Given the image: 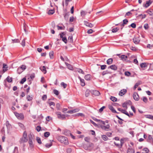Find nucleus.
Masks as SVG:
<instances>
[{"instance_id": "1", "label": "nucleus", "mask_w": 153, "mask_h": 153, "mask_svg": "<svg viewBox=\"0 0 153 153\" xmlns=\"http://www.w3.org/2000/svg\"><path fill=\"white\" fill-rule=\"evenodd\" d=\"M58 140L61 143L65 145H67L68 144L69 142L67 138L62 136H58L56 137Z\"/></svg>"}, {"instance_id": "2", "label": "nucleus", "mask_w": 153, "mask_h": 153, "mask_svg": "<svg viewBox=\"0 0 153 153\" xmlns=\"http://www.w3.org/2000/svg\"><path fill=\"white\" fill-rule=\"evenodd\" d=\"M28 141V137L27 132L25 131L23 134L22 137L20 138L19 142L20 143H26Z\"/></svg>"}, {"instance_id": "3", "label": "nucleus", "mask_w": 153, "mask_h": 153, "mask_svg": "<svg viewBox=\"0 0 153 153\" xmlns=\"http://www.w3.org/2000/svg\"><path fill=\"white\" fill-rule=\"evenodd\" d=\"M56 114L58 118L62 120H65L66 118L65 116H68V115H65L64 114H61V113L60 112H57Z\"/></svg>"}, {"instance_id": "4", "label": "nucleus", "mask_w": 153, "mask_h": 153, "mask_svg": "<svg viewBox=\"0 0 153 153\" xmlns=\"http://www.w3.org/2000/svg\"><path fill=\"white\" fill-rule=\"evenodd\" d=\"M93 146L94 144L92 143H90L88 145H84L83 146V148L86 150H90V147H93Z\"/></svg>"}, {"instance_id": "5", "label": "nucleus", "mask_w": 153, "mask_h": 153, "mask_svg": "<svg viewBox=\"0 0 153 153\" xmlns=\"http://www.w3.org/2000/svg\"><path fill=\"white\" fill-rule=\"evenodd\" d=\"M101 128L105 131H108L111 130L110 129V126L109 124H107L105 125H101L100 126Z\"/></svg>"}, {"instance_id": "6", "label": "nucleus", "mask_w": 153, "mask_h": 153, "mask_svg": "<svg viewBox=\"0 0 153 153\" xmlns=\"http://www.w3.org/2000/svg\"><path fill=\"white\" fill-rule=\"evenodd\" d=\"M134 42L136 44H138L140 41V37L138 36H135L133 39Z\"/></svg>"}, {"instance_id": "7", "label": "nucleus", "mask_w": 153, "mask_h": 153, "mask_svg": "<svg viewBox=\"0 0 153 153\" xmlns=\"http://www.w3.org/2000/svg\"><path fill=\"white\" fill-rule=\"evenodd\" d=\"M133 97L134 99L136 101H138L139 100L140 97L137 93L134 92L133 94Z\"/></svg>"}, {"instance_id": "8", "label": "nucleus", "mask_w": 153, "mask_h": 153, "mask_svg": "<svg viewBox=\"0 0 153 153\" xmlns=\"http://www.w3.org/2000/svg\"><path fill=\"white\" fill-rule=\"evenodd\" d=\"M15 116L19 119H23L24 118V115L22 114H19L17 112H15Z\"/></svg>"}, {"instance_id": "9", "label": "nucleus", "mask_w": 153, "mask_h": 153, "mask_svg": "<svg viewBox=\"0 0 153 153\" xmlns=\"http://www.w3.org/2000/svg\"><path fill=\"white\" fill-rule=\"evenodd\" d=\"M123 143H124L123 140L122 139H121V140H120V145L119 144L117 143L116 142H114V144L119 148H121L122 147Z\"/></svg>"}, {"instance_id": "10", "label": "nucleus", "mask_w": 153, "mask_h": 153, "mask_svg": "<svg viewBox=\"0 0 153 153\" xmlns=\"http://www.w3.org/2000/svg\"><path fill=\"white\" fill-rule=\"evenodd\" d=\"M152 3V1L151 0H148L146 1L145 4H144L143 6L144 7L147 8Z\"/></svg>"}, {"instance_id": "11", "label": "nucleus", "mask_w": 153, "mask_h": 153, "mask_svg": "<svg viewBox=\"0 0 153 153\" xmlns=\"http://www.w3.org/2000/svg\"><path fill=\"white\" fill-rule=\"evenodd\" d=\"M70 12H65L63 14L65 19L67 21L68 19L69 16L70 15Z\"/></svg>"}, {"instance_id": "12", "label": "nucleus", "mask_w": 153, "mask_h": 153, "mask_svg": "<svg viewBox=\"0 0 153 153\" xmlns=\"http://www.w3.org/2000/svg\"><path fill=\"white\" fill-rule=\"evenodd\" d=\"M127 91L126 89H123L119 92V95L120 96H122L124 95L126 92Z\"/></svg>"}, {"instance_id": "13", "label": "nucleus", "mask_w": 153, "mask_h": 153, "mask_svg": "<svg viewBox=\"0 0 153 153\" xmlns=\"http://www.w3.org/2000/svg\"><path fill=\"white\" fill-rule=\"evenodd\" d=\"M84 24L86 26H88L90 27H93L94 25L92 24L89 23L87 21H84Z\"/></svg>"}, {"instance_id": "14", "label": "nucleus", "mask_w": 153, "mask_h": 153, "mask_svg": "<svg viewBox=\"0 0 153 153\" xmlns=\"http://www.w3.org/2000/svg\"><path fill=\"white\" fill-rule=\"evenodd\" d=\"M128 22V21L127 19H125L123 20V24L120 25L122 27L121 29L122 30L124 27V25H126L127 24Z\"/></svg>"}, {"instance_id": "15", "label": "nucleus", "mask_w": 153, "mask_h": 153, "mask_svg": "<svg viewBox=\"0 0 153 153\" xmlns=\"http://www.w3.org/2000/svg\"><path fill=\"white\" fill-rule=\"evenodd\" d=\"M108 108L112 112L114 113H118L114 109L113 106L112 105H109Z\"/></svg>"}, {"instance_id": "16", "label": "nucleus", "mask_w": 153, "mask_h": 153, "mask_svg": "<svg viewBox=\"0 0 153 153\" xmlns=\"http://www.w3.org/2000/svg\"><path fill=\"white\" fill-rule=\"evenodd\" d=\"M92 94L93 95L96 96H99L100 94V93L97 90H93L91 92Z\"/></svg>"}, {"instance_id": "17", "label": "nucleus", "mask_w": 153, "mask_h": 153, "mask_svg": "<svg viewBox=\"0 0 153 153\" xmlns=\"http://www.w3.org/2000/svg\"><path fill=\"white\" fill-rule=\"evenodd\" d=\"M108 69L111 68L114 71H116L117 69V67L115 65H112L108 67Z\"/></svg>"}, {"instance_id": "18", "label": "nucleus", "mask_w": 153, "mask_h": 153, "mask_svg": "<svg viewBox=\"0 0 153 153\" xmlns=\"http://www.w3.org/2000/svg\"><path fill=\"white\" fill-rule=\"evenodd\" d=\"M78 78L80 80L81 85L82 86H84L85 85V83L84 79H82L79 76H78Z\"/></svg>"}, {"instance_id": "19", "label": "nucleus", "mask_w": 153, "mask_h": 153, "mask_svg": "<svg viewBox=\"0 0 153 153\" xmlns=\"http://www.w3.org/2000/svg\"><path fill=\"white\" fill-rule=\"evenodd\" d=\"M5 66H7L6 65H5L4 64L3 65V69L2 71H0V73L2 74L4 73L7 70V68L5 67Z\"/></svg>"}, {"instance_id": "20", "label": "nucleus", "mask_w": 153, "mask_h": 153, "mask_svg": "<svg viewBox=\"0 0 153 153\" xmlns=\"http://www.w3.org/2000/svg\"><path fill=\"white\" fill-rule=\"evenodd\" d=\"M148 142L152 143V142L153 141V139L152 136L151 135H149L148 138L147 139Z\"/></svg>"}, {"instance_id": "21", "label": "nucleus", "mask_w": 153, "mask_h": 153, "mask_svg": "<svg viewBox=\"0 0 153 153\" xmlns=\"http://www.w3.org/2000/svg\"><path fill=\"white\" fill-rule=\"evenodd\" d=\"M146 13H148L150 16L153 15V10L149 9L146 11Z\"/></svg>"}, {"instance_id": "22", "label": "nucleus", "mask_w": 153, "mask_h": 153, "mask_svg": "<svg viewBox=\"0 0 153 153\" xmlns=\"http://www.w3.org/2000/svg\"><path fill=\"white\" fill-rule=\"evenodd\" d=\"M40 69L44 72V74H45L47 72V71L46 70V68L45 66H43L42 67H41L40 68Z\"/></svg>"}, {"instance_id": "23", "label": "nucleus", "mask_w": 153, "mask_h": 153, "mask_svg": "<svg viewBox=\"0 0 153 153\" xmlns=\"http://www.w3.org/2000/svg\"><path fill=\"white\" fill-rule=\"evenodd\" d=\"M65 63L68 69L71 70H73V67L71 65L67 62H66Z\"/></svg>"}, {"instance_id": "24", "label": "nucleus", "mask_w": 153, "mask_h": 153, "mask_svg": "<svg viewBox=\"0 0 153 153\" xmlns=\"http://www.w3.org/2000/svg\"><path fill=\"white\" fill-rule=\"evenodd\" d=\"M141 84V82L140 81H139L138 82L136 83L133 88L134 90H135L138 86Z\"/></svg>"}, {"instance_id": "25", "label": "nucleus", "mask_w": 153, "mask_h": 153, "mask_svg": "<svg viewBox=\"0 0 153 153\" xmlns=\"http://www.w3.org/2000/svg\"><path fill=\"white\" fill-rule=\"evenodd\" d=\"M28 143L29 144L30 147L31 148H33L34 147V145L33 143L32 140L30 139V140H29Z\"/></svg>"}, {"instance_id": "26", "label": "nucleus", "mask_w": 153, "mask_h": 153, "mask_svg": "<svg viewBox=\"0 0 153 153\" xmlns=\"http://www.w3.org/2000/svg\"><path fill=\"white\" fill-rule=\"evenodd\" d=\"M75 71L76 72H77L79 73H81L82 74H84V71H82V70L81 69H80V68H76L75 70Z\"/></svg>"}, {"instance_id": "27", "label": "nucleus", "mask_w": 153, "mask_h": 153, "mask_svg": "<svg viewBox=\"0 0 153 153\" xmlns=\"http://www.w3.org/2000/svg\"><path fill=\"white\" fill-rule=\"evenodd\" d=\"M120 58H121V59L123 61H126L127 58L128 57L126 55H123L121 56Z\"/></svg>"}, {"instance_id": "28", "label": "nucleus", "mask_w": 153, "mask_h": 153, "mask_svg": "<svg viewBox=\"0 0 153 153\" xmlns=\"http://www.w3.org/2000/svg\"><path fill=\"white\" fill-rule=\"evenodd\" d=\"M134 150L132 148H128L127 151V153H134Z\"/></svg>"}, {"instance_id": "29", "label": "nucleus", "mask_w": 153, "mask_h": 153, "mask_svg": "<svg viewBox=\"0 0 153 153\" xmlns=\"http://www.w3.org/2000/svg\"><path fill=\"white\" fill-rule=\"evenodd\" d=\"M91 76L90 74H87L85 76V79L87 80H89L91 79Z\"/></svg>"}, {"instance_id": "30", "label": "nucleus", "mask_w": 153, "mask_h": 153, "mask_svg": "<svg viewBox=\"0 0 153 153\" xmlns=\"http://www.w3.org/2000/svg\"><path fill=\"white\" fill-rule=\"evenodd\" d=\"M113 60L112 58H110L108 59L107 61V64L108 65H111L112 63Z\"/></svg>"}, {"instance_id": "31", "label": "nucleus", "mask_w": 153, "mask_h": 153, "mask_svg": "<svg viewBox=\"0 0 153 153\" xmlns=\"http://www.w3.org/2000/svg\"><path fill=\"white\" fill-rule=\"evenodd\" d=\"M6 125L8 129H10L11 128V125L9 123L8 121H7L6 122Z\"/></svg>"}, {"instance_id": "32", "label": "nucleus", "mask_w": 153, "mask_h": 153, "mask_svg": "<svg viewBox=\"0 0 153 153\" xmlns=\"http://www.w3.org/2000/svg\"><path fill=\"white\" fill-rule=\"evenodd\" d=\"M140 67L142 68H145L147 66V64L146 63H143L140 65Z\"/></svg>"}, {"instance_id": "33", "label": "nucleus", "mask_w": 153, "mask_h": 153, "mask_svg": "<svg viewBox=\"0 0 153 153\" xmlns=\"http://www.w3.org/2000/svg\"><path fill=\"white\" fill-rule=\"evenodd\" d=\"M111 73V72H110L108 70H106L105 71H103L102 73V74L103 76H104L105 74Z\"/></svg>"}, {"instance_id": "34", "label": "nucleus", "mask_w": 153, "mask_h": 153, "mask_svg": "<svg viewBox=\"0 0 153 153\" xmlns=\"http://www.w3.org/2000/svg\"><path fill=\"white\" fill-rule=\"evenodd\" d=\"M22 67H19L17 68V72L19 74H20L23 71L22 70Z\"/></svg>"}, {"instance_id": "35", "label": "nucleus", "mask_w": 153, "mask_h": 153, "mask_svg": "<svg viewBox=\"0 0 153 153\" xmlns=\"http://www.w3.org/2000/svg\"><path fill=\"white\" fill-rule=\"evenodd\" d=\"M49 56L51 59H53L54 56V52L53 51H51L49 53Z\"/></svg>"}, {"instance_id": "36", "label": "nucleus", "mask_w": 153, "mask_h": 153, "mask_svg": "<svg viewBox=\"0 0 153 153\" xmlns=\"http://www.w3.org/2000/svg\"><path fill=\"white\" fill-rule=\"evenodd\" d=\"M102 139L104 141H106L108 140V138L106 135H102L101 136Z\"/></svg>"}, {"instance_id": "37", "label": "nucleus", "mask_w": 153, "mask_h": 153, "mask_svg": "<svg viewBox=\"0 0 153 153\" xmlns=\"http://www.w3.org/2000/svg\"><path fill=\"white\" fill-rule=\"evenodd\" d=\"M90 91L88 89H87L85 92V96L86 97H88L90 95Z\"/></svg>"}, {"instance_id": "38", "label": "nucleus", "mask_w": 153, "mask_h": 153, "mask_svg": "<svg viewBox=\"0 0 153 153\" xmlns=\"http://www.w3.org/2000/svg\"><path fill=\"white\" fill-rule=\"evenodd\" d=\"M119 30V28L118 27H115L112 30V32L113 33H115L117 32Z\"/></svg>"}, {"instance_id": "39", "label": "nucleus", "mask_w": 153, "mask_h": 153, "mask_svg": "<svg viewBox=\"0 0 153 153\" xmlns=\"http://www.w3.org/2000/svg\"><path fill=\"white\" fill-rule=\"evenodd\" d=\"M47 103L50 106L51 105L54 106L55 105V103L53 102L48 101L47 102Z\"/></svg>"}, {"instance_id": "40", "label": "nucleus", "mask_w": 153, "mask_h": 153, "mask_svg": "<svg viewBox=\"0 0 153 153\" xmlns=\"http://www.w3.org/2000/svg\"><path fill=\"white\" fill-rule=\"evenodd\" d=\"M145 117L146 118L152 120L153 116L150 114H148L146 115Z\"/></svg>"}, {"instance_id": "41", "label": "nucleus", "mask_w": 153, "mask_h": 153, "mask_svg": "<svg viewBox=\"0 0 153 153\" xmlns=\"http://www.w3.org/2000/svg\"><path fill=\"white\" fill-rule=\"evenodd\" d=\"M54 12L55 11L54 10H50L48 11V13L49 15H52L53 14Z\"/></svg>"}, {"instance_id": "42", "label": "nucleus", "mask_w": 153, "mask_h": 153, "mask_svg": "<svg viewBox=\"0 0 153 153\" xmlns=\"http://www.w3.org/2000/svg\"><path fill=\"white\" fill-rule=\"evenodd\" d=\"M61 85L64 88H65L67 87V85L64 82H62L61 83Z\"/></svg>"}, {"instance_id": "43", "label": "nucleus", "mask_w": 153, "mask_h": 153, "mask_svg": "<svg viewBox=\"0 0 153 153\" xmlns=\"http://www.w3.org/2000/svg\"><path fill=\"white\" fill-rule=\"evenodd\" d=\"M62 39V41L64 42L65 43H66L67 42V40L66 37L65 36H63L62 38H61Z\"/></svg>"}, {"instance_id": "44", "label": "nucleus", "mask_w": 153, "mask_h": 153, "mask_svg": "<svg viewBox=\"0 0 153 153\" xmlns=\"http://www.w3.org/2000/svg\"><path fill=\"white\" fill-rule=\"evenodd\" d=\"M50 135V133L49 132H45L44 134V136L45 137H48L49 135Z\"/></svg>"}, {"instance_id": "45", "label": "nucleus", "mask_w": 153, "mask_h": 153, "mask_svg": "<svg viewBox=\"0 0 153 153\" xmlns=\"http://www.w3.org/2000/svg\"><path fill=\"white\" fill-rule=\"evenodd\" d=\"M12 43H18L20 41L18 39H12Z\"/></svg>"}, {"instance_id": "46", "label": "nucleus", "mask_w": 153, "mask_h": 153, "mask_svg": "<svg viewBox=\"0 0 153 153\" xmlns=\"http://www.w3.org/2000/svg\"><path fill=\"white\" fill-rule=\"evenodd\" d=\"M27 99L28 101H30L33 99V97L29 95L27 96Z\"/></svg>"}, {"instance_id": "47", "label": "nucleus", "mask_w": 153, "mask_h": 153, "mask_svg": "<svg viewBox=\"0 0 153 153\" xmlns=\"http://www.w3.org/2000/svg\"><path fill=\"white\" fill-rule=\"evenodd\" d=\"M6 80L9 82H11L12 81V78L8 76L6 78Z\"/></svg>"}, {"instance_id": "48", "label": "nucleus", "mask_w": 153, "mask_h": 153, "mask_svg": "<svg viewBox=\"0 0 153 153\" xmlns=\"http://www.w3.org/2000/svg\"><path fill=\"white\" fill-rule=\"evenodd\" d=\"M111 100L113 102H116L117 100V99L115 97L111 96L110 98Z\"/></svg>"}, {"instance_id": "49", "label": "nucleus", "mask_w": 153, "mask_h": 153, "mask_svg": "<svg viewBox=\"0 0 153 153\" xmlns=\"http://www.w3.org/2000/svg\"><path fill=\"white\" fill-rule=\"evenodd\" d=\"M136 24L135 23H132L130 25H129L128 27H132L134 28H136Z\"/></svg>"}, {"instance_id": "50", "label": "nucleus", "mask_w": 153, "mask_h": 153, "mask_svg": "<svg viewBox=\"0 0 153 153\" xmlns=\"http://www.w3.org/2000/svg\"><path fill=\"white\" fill-rule=\"evenodd\" d=\"M57 27H58V30H64L65 29V26H63V27L60 26L59 25H57Z\"/></svg>"}, {"instance_id": "51", "label": "nucleus", "mask_w": 153, "mask_h": 153, "mask_svg": "<svg viewBox=\"0 0 153 153\" xmlns=\"http://www.w3.org/2000/svg\"><path fill=\"white\" fill-rule=\"evenodd\" d=\"M53 92L54 94L57 96L59 94V91L56 89H54L53 91Z\"/></svg>"}, {"instance_id": "52", "label": "nucleus", "mask_w": 153, "mask_h": 153, "mask_svg": "<svg viewBox=\"0 0 153 153\" xmlns=\"http://www.w3.org/2000/svg\"><path fill=\"white\" fill-rule=\"evenodd\" d=\"M36 140L37 142L40 144L42 143L41 139L40 137H37L36 138Z\"/></svg>"}, {"instance_id": "53", "label": "nucleus", "mask_w": 153, "mask_h": 153, "mask_svg": "<svg viewBox=\"0 0 153 153\" xmlns=\"http://www.w3.org/2000/svg\"><path fill=\"white\" fill-rule=\"evenodd\" d=\"M100 65V66L101 69L102 70L105 69L107 67V66L106 65Z\"/></svg>"}, {"instance_id": "54", "label": "nucleus", "mask_w": 153, "mask_h": 153, "mask_svg": "<svg viewBox=\"0 0 153 153\" xmlns=\"http://www.w3.org/2000/svg\"><path fill=\"white\" fill-rule=\"evenodd\" d=\"M90 137H87L84 138V140L88 142H89L90 140Z\"/></svg>"}, {"instance_id": "55", "label": "nucleus", "mask_w": 153, "mask_h": 153, "mask_svg": "<svg viewBox=\"0 0 153 153\" xmlns=\"http://www.w3.org/2000/svg\"><path fill=\"white\" fill-rule=\"evenodd\" d=\"M125 74L126 76H129L131 75V73L129 71H126L125 72Z\"/></svg>"}, {"instance_id": "56", "label": "nucleus", "mask_w": 153, "mask_h": 153, "mask_svg": "<svg viewBox=\"0 0 153 153\" xmlns=\"http://www.w3.org/2000/svg\"><path fill=\"white\" fill-rule=\"evenodd\" d=\"M41 129V127L40 126H37L36 128V130L38 132L40 131Z\"/></svg>"}, {"instance_id": "57", "label": "nucleus", "mask_w": 153, "mask_h": 153, "mask_svg": "<svg viewBox=\"0 0 153 153\" xmlns=\"http://www.w3.org/2000/svg\"><path fill=\"white\" fill-rule=\"evenodd\" d=\"M26 81V78L25 77L23 78L20 81V83L21 84H23Z\"/></svg>"}, {"instance_id": "58", "label": "nucleus", "mask_w": 153, "mask_h": 153, "mask_svg": "<svg viewBox=\"0 0 153 153\" xmlns=\"http://www.w3.org/2000/svg\"><path fill=\"white\" fill-rule=\"evenodd\" d=\"M143 101L145 103L147 102L148 101L147 98L145 97H143L142 98Z\"/></svg>"}, {"instance_id": "59", "label": "nucleus", "mask_w": 153, "mask_h": 153, "mask_svg": "<svg viewBox=\"0 0 153 153\" xmlns=\"http://www.w3.org/2000/svg\"><path fill=\"white\" fill-rule=\"evenodd\" d=\"M52 143H51L49 144L47 143L45 145V146L46 148H49L52 145Z\"/></svg>"}, {"instance_id": "60", "label": "nucleus", "mask_w": 153, "mask_h": 153, "mask_svg": "<svg viewBox=\"0 0 153 153\" xmlns=\"http://www.w3.org/2000/svg\"><path fill=\"white\" fill-rule=\"evenodd\" d=\"M18 124L21 128H24V126L23 124L21 123H18Z\"/></svg>"}, {"instance_id": "61", "label": "nucleus", "mask_w": 153, "mask_h": 153, "mask_svg": "<svg viewBox=\"0 0 153 153\" xmlns=\"http://www.w3.org/2000/svg\"><path fill=\"white\" fill-rule=\"evenodd\" d=\"M72 150L70 148H68L66 150V152L67 153H71V152Z\"/></svg>"}, {"instance_id": "62", "label": "nucleus", "mask_w": 153, "mask_h": 153, "mask_svg": "<svg viewBox=\"0 0 153 153\" xmlns=\"http://www.w3.org/2000/svg\"><path fill=\"white\" fill-rule=\"evenodd\" d=\"M122 106L123 107L126 108V109H127V104L125 102L123 103Z\"/></svg>"}, {"instance_id": "63", "label": "nucleus", "mask_w": 153, "mask_h": 153, "mask_svg": "<svg viewBox=\"0 0 153 153\" xmlns=\"http://www.w3.org/2000/svg\"><path fill=\"white\" fill-rule=\"evenodd\" d=\"M21 45L22 46L24 47L25 45V39H23L21 43Z\"/></svg>"}, {"instance_id": "64", "label": "nucleus", "mask_w": 153, "mask_h": 153, "mask_svg": "<svg viewBox=\"0 0 153 153\" xmlns=\"http://www.w3.org/2000/svg\"><path fill=\"white\" fill-rule=\"evenodd\" d=\"M93 30L92 29H90L88 30L87 33L88 34H91L93 33Z\"/></svg>"}]
</instances>
